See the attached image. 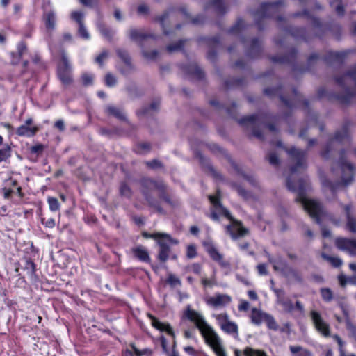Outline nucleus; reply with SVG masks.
I'll return each instance as SVG.
<instances>
[{"mask_svg": "<svg viewBox=\"0 0 356 356\" xmlns=\"http://www.w3.org/2000/svg\"><path fill=\"white\" fill-rule=\"evenodd\" d=\"M204 341L205 343L212 348L217 356H227L225 350L222 345L221 339L217 332Z\"/></svg>", "mask_w": 356, "mask_h": 356, "instance_id": "nucleus-16", "label": "nucleus"}, {"mask_svg": "<svg viewBox=\"0 0 356 356\" xmlns=\"http://www.w3.org/2000/svg\"><path fill=\"white\" fill-rule=\"evenodd\" d=\"M321 294L323 300L325 302H330L333 298L332 291L329 288H322Z\"/></svg>", "mask_w": 356, "mask_h": 356, "instance_id": "nucleus-41", "label": "nucleus"}, {"mask_svg": "<svg viewBox=\"0 0 356 356\" xmlns=\"http://www.w3.org/2000/svg\"><path fill=\"white\" fill-rule=\"evenodd\" d=\"M157 51H152L150 53H148L144 50H143V56L149 60L154 59L157 56Z\"/></svg>", "mask_w": 356, "mask_h": 356, "instance_id": "nucleus-61", "label": "nucleus"}, {"mask_svg": "<svg viewBox=\"0 0 356 356\" xmlns=\"http://www.w3.org/2000/svg\"><path fill=\"white\" fill-rule=\"evenodd\" d=\"M244 355L245 356H266L264 352L250 348H247L244 350Z\"/></svg>", "mask_w": 356, "mask_h": 356, "instance_id": "nucleus-45", "label": "nucleus"}, {"mask_svg": "<svg viewBox=\"0 0 356 356\" xmlns=\"http://www.w3.org/2000/svg\"><path fill=\"white\" fill-rule=\"evenodd\" d=\"M106 111L118 119L126 120V114H124V112L120 108L113 106H108L106 108Z\"/></svg>", "mask_w": 356, "mask_h": 356, "instance_id": "nucleus-30", "label": "nucleus"}, {"mask_svg": "<svg viewBox=\"0 0 356 356\" xmlns=\"http://www.w3.org/2000/svg\"><path fill=\"white\" fill-rule=\"evenodd\" d=\"M33 120L31 118L26 119L24 124L17 128L15 134L20 137L32 138L39 131V127L36 125L31 126Z\"/></svg>", "mask_w": 356, "mask_h": 356, "instance_id": "nucleus-13", "label": "nucleus"}, {"mask_svg": "<svg viewBox=\"0 0 356 356\" xmlns=\"http://www.w3.org/2000/svg\"><path fill=\"white\" fill-rule=\"evenodd\" d=\"M160 341L161 343L163 351L167 355L169 354L170 351L168 348L167 339H165V337L164 336H161Z\"/></svg>", "mask_w": 356, "mask_h": 356, "instance_id": "nucleus-57", "label": "nucleus"}, {"mask_svg": "<svg viewBox=\"0 0 356 356\" xmlns=\"http://www.w3.org/2000/svg\"><path fill=\"white\" fill-rule=\"evenodd\" d=\"M165 190V185L162 181L156 182L151 179H146L143 183L142 191L146 200L152 207L156 208L160 213H162L163 210L157 204L152 201L149 194L157 193L160 198L170 204V198L164 194Z\"/></svg>", "mask_w": 356, "mask_h": 356, "instance_id": "nucleus-4", "label": "nucleus"}, {"mask_svg": "<svg viewBox=\"0 0 356 356\" xmlns=\"http://www.w3.org/2000/svg\"><path fill=\"white\" fill-rule=\"evenodd\" d=\"M238 308L239 311H248L250 308V304L246 300H241Z\"/></svg>", "mask_w": 356, "mask_h": 356, "instance_id": "nucleus-59", "label": "nucleus"}, {"mask_svg": "<svg viewBox=\"0 0 356 356\" xmlns=\"http://www.w3.org/2000/svg\"><path fill=\"white\" fill-rule=\"evenodd\" d=\"M85 15L81 11H73L71 13V19L78 25L77 35L83 39H88L89 35L84 26Z\"/></svg>", "mask_w": 356, "mask_h": 356, "instance_id": "nucleus-15", "label": "nucleus"}, {"mask_svg": "<svg viewBox=\"0 0 356 356\" xmlns=\"http://www.w3.org/2000/svg\"><path fill=\"white\" fill-rule=\"evenodd\" d=\"M166 282L172 287H176L177 286H181V284L180 279L172 273L168 274Z\"/></svg>", "mask_w": 356, "mask_h": 356, "instance_id": "nucleus-40", "label": "nucleus"}, {"mask_svg": "<svg viewBox=\"0 0 356 356\" xmlns=\"http://www.w3.org/2000/svg\"><path fill=\"white\" fill-rule=\"evenodd\" d=\"M309 316L315 330L323 337H331V327L326 321L321 314L316 310H312Z\"/></svg>", "mask_w": 356, "mask_h": 356, "instance_id": "nucleus-7", "label": "nucleus"}, {"mask_svg": "<svg viewBox=\"0 0 356 356\" xmlns=\"http://www.w3.org/2000/svg\"><path fill=\"white\" fill-rule=\"evenodd\" d=\"M130 346H131L132 350L126 349L125 350H124L123 353H122V355L123 356H134V353L137 356H141L143 354H145V350H138L135 346L134 344L131 343V344H130Z\"/></svg>", "mask_w": 356, "mask_h": 356, "instance_id": "nucleus-36", "label": "nucleus"}, {"mask_svg": "<svg viewBox=\"0 0 356 356\" xmlns=\"http://www.w3.org/2000/svg\"><path fill=\"white\" fill-rule=\"evenodd\" d=\"M48 204L50 210L53 211H58L59 209V202L56 197H49Z\"/></svg>", "mask_w": 356, "mask_h": 356, "instance_id": "nucleus-49", "label": "nucleus"}, {"mask_svg": "<svg viewBox=\"0 0 356 356\" xmlns=\"http://www.w3.org/2000/svg\"><path fill=\"white\" fill-rule=\"evenodd\" d=\"M57 75L64 86L70 85L73 82L71 66L64 51L61 54L60 61L58 65Z\"/></svg>", "mask_w": 356, "mask_h": 356, "instance_id": "nucleus-8", "label": "nucleus"}, {"mask_svg": "<svg viewBox=\"0 0 356 356\" xmlns=\"http://www.w3.org/2000/svg\"><path fill=\"white\" fill-rule=\"evenodd\" d=\"M346 326L347 330L350 332V336L356 339V326L350 321V319L346 320Z\"/></svg>", "mask_w": 356, "mask_h": 356, "instance_id": "nucleus-46", "label": "nucleus"}, {"mask_svg": "<svg viewBox=\"0 0 356 356\" xmlns=\"http://www.w3.org/2000/svg\"><path fill=\"white\" fill-rule=\"evenodd\" d=\"M183 317L195 325L204 340L216 332L213 328L208 324L202 314L193 309L190 305H187L184 310Z\"/></svg>", "mask_w": 356, "mask_h": 356, "instance_id": "nucleus-3", "label": "nucleus"}, {"mask_svg": "<svg viewBox=\"0 0 356 356\" xmlns=\"http://www.w3.org/2000/svg\"><path fill=\"white\" fill-rule=\"evenodd\" d=\"M258 273L260 275H266L268 274L267 266L264 264H260L257 266Z\"/></svg>", "mask_w": 356, "mask_h": 356, "instance_id": "nucleus-58", "label": "nucleus"}, {"mask_svg": "<svg viewBox=\"0 0 356 356\" xmlns=\"http://www.w3.org/2000/svg\"><path fill=\"white\" fill-rule=\"evenodd\" d=\"M152 321V325L161 332H165L167 334L175 338V332L172 327L168 323H163L152 315H149Z\"/></svg>", "mask_w": 356, "mask_h": 356, "instance_id": "nucleus-19", "label": "nucleus"}, {"mask_svg": "<svg viewBox=\"0 0 356 356\" xmlns=\"http://www.w3.org/2000/svg\"><path fill=\"white\" fill-rule=\"evenodd\" d=\"M105 82L106 86L112 87L115 85L116 79L111 74H107L105 76Z\"/></svg>", "mask_w": 356, "mask_h": 356, "instance_id": "nucleus-51", "label": "nucleus"}, {"mask_svg": "<svg viewBox=\"0 0 356 356\" xmlns=\"http://www.w3.org/2000/svg\"><path fill=\"white\" fill-rule=\"evenodd\" d=\"M207 252L210 257L215 261H219L220 265L222 266H227V264L222 261V255L218 252L214 247H209L207 249Z\"/></svg>", "mask_w": 356, "mask_h": 356, "instance_id": "nucleus-31", "label": "nucleus"}, {"mask_svg": "<svg viewBox=\"0 0 356 356\" xmlns=\"http://www.w3.org/2000/svg\"><path fill=\"white\" fill-rule=\"evenodd\" d=\"M280 332L286 334H290L291 332V326L289 323H286L281 327H279Z\"/></svg>", "mask_w": 356, "mask_h": 356, "instance_id": "nucleus-63", "label": "nucleus"}, {"mask_svg": "<svg viewBox=\"0 0 356 356\" xmlns=\"http://www.w3.org/2000/svg\"><path fill=\"white\" fill-rule=\"evenodd\" d=\"M331 337H332V339L337 341V343L339 346V355H341L342 353H346L345 350H344L345 343L341 339V338L337 334L332 335Z\"/></svg>", "mask_w": 356, "mask_h": 356, "instance_id": "nucleus-44", "label": "nucleus"}, {"mask_svg": "<svg viewBox=\"0 0 356 356\" xmlns=\"http://www.w3.org/2000/svg\"><path fill=\"white\" fill-rule=\"evenodd\" d=\"M149 237L156 239L157 243L159 245L160 250L159 253V259L161 261H165L169 258L170 255V247L172 245H177L178 241L171 238L168 234L156 233L149 235Z\"/></svg>", "mask_w": 356, "mask_h": 356, "instance_id": "nucleus-5", "label": "nucleus"}, {"mask_svg": "<svg viewBox=\"0 0 356 356\" xmlns=\"http://www.w3.org/2000/svg\"><path fill=\"white\" fill-rule=\"evenodd\" d=\"M68 164L70 165H77V168L74 170V175L79 180L83 182L88 181V172L89 170V161L87 159L81 156L72 157L68 161Z\"/></svg>", "mask_w": 356, "mask_h": 356, "instance_id": "nucleus-9", "label": "nucleus"}, {"mask_svg": "<svg viewBox=\"0 0 356 356\" xmlns=\"http://www.w3.org/2000/svg\"><path fill=\"white\" fill-rule=\"evenodd\" d=\"M197 254L196 248L194 245H188L187 246L186 255L188 258H194Z\"/></svg>", "mask_w": 356, "mask_h": 356, "instance_id": "nucleus-52", "label": "nucleus"}, {"mask_svg": "<svg viewBox=\"0 0 356 356\" xmlns=\"http://www.w3.org/2000/svg\"><path fill=\"white\" fill-rule=\"evenodd\" d=\"M287 187L290 191L297 193L296 198L297 202H300L303 208L308 212L310 216L320 223L321 218L325 216V213L321 204L315 200L309 199L305 195L307 190V184L305 181L300 180L297 185H293L291 177L287 179Z\"/></svg>", "mask_w": 356, "mask_h": 356, "instance_id": "nucleus-1", "label": "nucleus"}, {"mask_svg": "<svg viewBox=\"0 0 356 356\" xmlns=\"http://www.w3.org/2000/svg\"><path fill=\"white\" fill-rule=\"evenodd\" d=\"M339 166L342 172V184L344 186H347L353 181L354 174L353 166L343 158V156H341L340 158Z\"/></svg>", "mask_w": 356, "mask_h": 356, "instance_id": "nucleus-14", "label": "nucleus"}, {"mask_svg": "<svg viewBox=\"0 0 356 356\" xmlns=\"http://www.w3.org/2000/svg\"><path fill=\"white\" fill-rule=\"evenodd\" d=\"M11 149L7 145L6 147L0 149V163L6 161L11 156Z\"/></svg>", "mask_w": 356, "mask_h": 356, "instance_id": "nucleus-42", "label": "nucleus"}, {"mask_svg": "<svg viewBox=\"0 0 356 356\" xmlns=\"http://www.w3.org/2000/svg\"><path fill=\"white\" fill-rule=\"evenodd\" d=\"M133 252L134 256L142 261L149 262L150 261L149 254L143 247L139 246L134 248Z\"/></svg>", "mask_w": 356, "mask_h": 356, "instance_id": "nucleus-28", "label": "nucleus"}, {"mask_svg": "<svg viewBox=\"0 0 356 356\" xmlns=\"http://www.w3.org/2000/svg\"><path fill=\"white\" fill-rule=\"evenodd\" d=\"M267 313L263 312L262 311L253 308L251 313L252 322L255 325H260L262 321H264Z\"/></svg>", "mask_w": 356, "mask_h": 356, "instance_id": "nucleus-27", "label": "nucleus"}, {"mask_svg": "<svg viewBox=\"0 0 356 356\" xmlns=\"http://www.w3.org/2000/svg\"><path fill=\"white\" fill-rule=\"evenodd\" d=\"M272 289L276 295L277 302L282 306L285 312H291L293 309V305L290 300L284 298V291L275 288H272Z\"/></svg>", "mask_w": 356, "mask_h": 356, "instance_id": "nucleus-18", "label": "nucleus"}, {"mask_svg": "<svg viewBox=\"0 0 356 356\" xmlns=\"http://www.w3.org/2000/svg\"><path fill=\"white\" fill-rule=\"evenodd\" d=\"M266 254L269 262L273 264L275 271L284 273L286 270V263L283 259L280 258L275 259L268 253Z\"/></svg>", "mask_w": 356, "mask_h": 356, "instance_id": "nucleus-24", "label": "nucleus"}, {"mask_svg": "<svg viewBox=\"0 0 356 356\" xmlns=\"http://www.w3.org/2000/svg\"><path fill=\"white\" fill-rule=\"evenodd\" d=\"M338 280L341 286H345L348 283L356 284V275L350 277H346V275L341 274L338 276Z\"/></svg>", "mask_w": 356, "mask_h": 356, "instance_id": "nucleus-33", "label": "nucleus"}, {"mask_svg": "<svg viewBox=\"0 0 356 356\" xmlns=\"http://www.w3.org/2000/svg\"><path fill=\"white\" fill-rule=\"evenodd\" d=\"M209 198L213 205V211L211 213V218L213 220H218L219 216H223L229 219L232 221V224L227 227V232L230 234L233 239L244 236L248 234V229L242 226L241 222L233 220L229 211L222 206L219 201L218 195H210Z\"/></svg>", "mask_w": 356, "mask_h": 356, "instance_id": "nucleus-2", "label": "nucleus"}, {"mask_svg": "<svg viewBox=\"0 0 356 356\" xmlns=\"http://www.w3.org/2000/svg\"><path fill=\"white\" fill-rule=\"evenodd\" d=\"M27 51V46L24 41H20L17 45V52H11L10 56L12 57L11 63L13 65L18 64L23 54Z\"/></svg>", "mask_w": 356, "mask_h": 356, "instance_id": "nucleus-22", "label": "nucleus"}, {"mask_svg": "<svg viewBox=\"0 0 356 356\" xmlns=\"http://www.w3.org/2000/svg\"><path fill=\"white\" fill-rule=\"evenodd\" d=\"M44 149V145L42 144H37L31 147L30 152L36 154L37 156L41 155Z\"/></svg>", "mask_w": 356, "mask_h": 356, "instance_id": "nucleus-48", "label": "nucleus"}, {"mask_svg": "<svg viewBox=\"0 0 356 356\" xmlns=\"http://www.w3.org/2000/svg\"><path fill=\"white\" fill-rule=\"evenodd\" d=\"M335 245L339 250L346 251L350 255L356 254V239L338 238L335 240Z\"/></svg>", "mask_w": 356, "mask_h": 356, "instance_id": "nucleus-17", "label": "nucleus"}, {"mask_svg": "<svg viewBox=\"0 0 356 356\" xmlns=\"http://www.w3.org/2000/svg\"><path fill=\"white\" fill-rule=\"evenodd\" d=\"M21 268L26 272V275L32 283H36L39 277L36 274V264L29 257H24L20 264Z\"/></svg>", "mask_w": 356, "mask_h": 356, "instance_id": "nucleus-12", "label": "nucleus"}, {"mask_svg": "<svg viewBox=\"0 0 356 356\" xmlns=\"http://www.w3.org/2000/svg\"><path fill=\"white\" fill-rule=\"evenodd\" d=\"M149 149V145L147 143L140 144L138 147L137 152L139 153H144Z\"/></svg>", "mask_w": 356, "mask_h": 356, "instance_id": "nucleus-64", "label": "nucleus"}, {"mask_svg": "<svg viewBox=\"0 0 356 356\" xmlns=\"http://www.w3.org/2000/svg\"><path fill=\"white\" fill-rule=\"evenodd\" d=\"M99 29L100 32L108 38H111L113 35V32L106 27L99 26Z\"/></svg>", "mask_w": 356, "mask_h": 356, "instance_id": "nucleus-60", "label": "nucleus"}, {"mask_svg": "<svg viewBox=\"0 0 356 356\" xmlns=\"http://www.w3.org/2000/svg\"><path fill=\"white\" fill-rule=\"evenodd\" d=\"M343 209L346 216V227L348 229L353 233H356V218L352 215V205H344Z\"/></svg>", "mask_w": 356, "mask_h": 356, "instance_id": "nucleus-20", "label": "nucleus"}, {"mask_svg": "<svg viewBox=\"0 0 356 356\" xmlns=\"http://www.w3.org/2000/svg\"><path fill=\"white\" fill-rule=\"evenodd\" d=\"M268 160L271 165H277L279 163V159L276 154L270 152L268 155Z\"/></svg>", "mask_w": 356, "mask_h": 356, "instance_id": "nucleus-55", "label": "nucleus"}, {"mask_svg": "<svg viewBox=\"0 0 356 356\" xmlns=\"http://www.w3.org/2000/svg\"><path fill=\"white\" fill-rule=\"evenodd\" d=\"M186 269L188 272H192L199 275H201L202 266L199 264L194 263L191 265H189L187 266Z\"/></svg>", "mask_w": 356, "mask_h": 356, "instance_id": "nucleus-47", "label": "nucleus"}, {"mask_svg": "<svg viewBox=\"0 0 356 356\" xmlns=\"http://www.w3.org/2000/svg\"><path fill=\"white\" fill-rule=\"evenodd\" d=\"M264 322L266 323L268 329L273 330L274 331H278L279 325L272 315L268 314L266 316Z\"/></svg>", "mask_w": 356, "mask_h": 356, "instance_id": "nucleus-34", "label": "nucleus"}, {"mask_svg": "<svg viewBox=\"0 0 356 356\" xmlns=\"http://www.w3.org/2000/svg\"><path fill=\"white\" fill-rule=\"evenodd\" d=\"M350 79L355 83L356 85V67L352 69L347 74L344 75L343 77L337 78V82L343 85L344 83L345 80Z\"/></svg>", "mask_w": 356, "mask_h": 356, "instance_id": "nucleus-32", "label": "nucleus"}, {"mask_svg": "<svg viewBox=\"0 0 356 356\" xmlns=\"http://www.w3.org/2000/svg\"><path fill=\"white\" fill-rule=\"evenodd\" d=\"M334 141L336 142H343L344 140H348V133L346 128H343L341 131H338L336 133L334 138L333 139Z\"/></svg>", "mask_w": 356, "mask_h": 356, "instance_id": "nucleus-37", "label": "nucleus"}, {"mask_svg": "<svg viewBox=\"0 0 356 356\" xmlns=\"http://www.w3.org/2000/svg\"><path fill=\"white\" fill-rule=\"evenodd\" d=\"M118 55L122 59L124 63L123 67H120V69L121 72L124 74L129 73L132 70L133 67L131 65V59L129 54L127 51L119 49L118 50Z\"/></svg>", "mask_w": 356, "mask_h": 356, "instance_id": "nucleus-21", "label": "nucleus"}, {"mask_svg": "<svg viewBox=\"0 0 356 356\" xmlns=\"http://www.w3.org/2000/svg\"><path fill=\"white\" fill-rule=\"evenodd\" d=\"M129 38L131 40L140 44L147 38L151 35L146 34L143 30L137 29H131L129 33Z\"/></svg>", "mask_w": 356, "mask_h": 356, "instance_id": "nucleus-23", "label": "nucleus"}, {"mask_svg": "<svg viewBox=\"0 0 356 356\" xmlns=\"http://www.w3.org/2000/svg\"><path fill=\"white\" fill-rule=\"evenodd\" d=\"M296 165L291 168V176L293 177L295 173L304 169L306 166V152L295 147L286 150Z\"/></svg>", "mask_w": 356, "mask_h": 356, "instance_id": "nucleus-11", "label": "nucleus"}, {"mask_svg": "<svg viewBox=\"0 0 356 356\" xmlns=\"http://www.w3.org/2000/svg\"><path fill=\"white\" fill-rule=\"evenodd\" d=\"M108 51L104 50L95 58V62L99 66H102L104 64V62L108 58Z\"/></svg>", "mask_w": 356, "mask_h": 356, "instance_id": "nucleus-43", "label": "nucleus"}, {"mask_svg": "<svg viewBox=\"0 0 356 356\" xmlns=\"http://www.w3.org/2000/svg\"><path fill=\"white\" fill-rule=\"evenodd\" d=\"M43 19L45 27L48 31H52L56 26V15L54 11H49L44 14Z\"/></svg>", "mask_w": 356, "mask_h": 356, "instance_id": "nucleus-25", "label": "nucleus"}, {"mask_svg": "<svg viewBox=\"0 0 356 356\" xmlns=\"http://www.w3.org/2000/svg\"><path fill=\"white\" fill-rule=\"evenodd\" d=\"M321 257L330 262L334 267H339L342 264V260L337 257L329 256L325 253H322Z\"/></svg>", "mask_w": 356, "mask_h": 356, "instance_id": "nucleus-35", "label": "nucleus"}, {"mask_svg": "<svg viewBox=\"0 0 356 356\" xmlns=\"http://www.w3.org/2000/svg\"><path fill=\"white\" fill-rule=\"evenodd\" d=\"M201 282L204 287L213 286L214 285L216 284V280L215 274L213 273V275L209 278H207L206 277H202Z\"/></svg>", "mask_w": 356, "mask_h": 356, "instance_id": "nucleus-39", "label": "nucleus"}, {"mask_svg": "<svg viewBox=\"0 0 356 356\" xmlns=\"http://www.w3.org/2000/svg\"><path fill=\"white\" fill-rule=\"evenodd\" d=\"M278 2H267L264 3L261 6V15L268 16L271 12L274 11L277 8Z\"/></svg>", "mask_w": 356, "mask_h": 356, "instance_id": "nucleus-29", "label": "nucleus"}, {"mask_svg": "<svg viewBox=\"0 0 356 356\" xmlns=\"http://www.w3.org/2000/svg\"><path fill=\"white\" fill-rule=\"evenodd\" d=\"M120 191L121 195L125 197H129L131 195V190L126 184H121Z\"/></svg>", "mask_w": 356, "mask_h": 356, "instance_id": "nucleus-53", "label": "nucleus"}, {"mask_svg": "<svg viewBox=\"0 0 356 356\" xmlns=\"http://www.w3.org/2000/svg\"><path fill=\"white\" fill-rule=\"evenodd\" d=\"M232 297L225 293H216L213 296H205L204 302L212 308H222L232 302Z\"/></svg>", "mask_w": 356, "mask_h": 356, "instance_id": "nucleus-10", "label": "nucleus"}, {"mask_svg": "<svg viewBox=\"0 0 356 356\" xmlns=\"http://www.w3.org/2000/svg\"><path fill=\"white\" fill-rule=\"evenodd\" d=\"M289 350L291 356H312V353L300 346H290Z\"/></svg>", "mask_w": 356, "mask_h": 356, "instance_id": "nucleus-26", "label": "nucleus"}, {"mask_svg": "<svg viewBox=\"0 0 356 356\" xmlns=\"http://www.w3.org/2000/svg\"><path fill=\"white\" fill-rule=\"evenodd\" d=\"M212 316L216 319V323L222 332L227 334H230L235 338L238 337V325L230 319L227 313L222 312L220 314H213Z\"/></svg>", "mask_w": 356, "mask_h": 356, "instance_id": "nucleus-6", "label": "nucleus"}, {"mask_svg": "<svg viewBox=\"0 0 356 356\" xmlns=\"http://www.w3.org/2000/svg\"><path fill=\"white\" fill-rule=\"evenodd\" d=\"M183 47V41H179L175 44H170L167 47V49L169 52L180 50Z\"/></svg>", "mask_w": 356, "mask_h": 356, "instance_id": "nucleus-54", "label": "nucleus"}, {"mask_svg": "<svg viewBox=\"0 0 356 356\" xmlns=\"http://www.w3.org/2000/svg\"><path fill=\"white\" fill-rule=\"evenodd\" d=\"M259 121L258 115H252L250 116L245 117L242 118L239 122L240 124L245 125L248 124H250L252 125H255Z\"/></svg>", "mask_w": 356, "mask_h": 356, "instance_id": "nucleus-38", "label": "nucleus"}, {"mask_svg": "<svg viewBox=\"0 0 356 356\" xmlns=\"http://www.w3.org/2000/svg\"><path fill=\"white\" fill-rule=\"evenodd\" d=\"M137 10L139 15H146L149 12V8L145 4H140L138 6Z\"/></svg>", "mask_w": 356, "mask_h": 356, "instance_id": "nucleus-62", "label": "nucleus"}, {"mask_svg": "<svg viewBox=\"0 0 356 356\" xmlns=\"http://www.w3.org/2000/svg\"><path fill=\"white\" fill-rule=\"evenodd\" d=\"M41 222L47 228H53L56 225L55 220L54 218H49L47 219L45 218H41Z\"/></svg>", "mask_w": 356, "mask_h": 356, "instance_id": "nucleus-50", "label": "nucleus"}, {"mask_svg": "<svg viewBox=\"0 0 356 356\" xmlns=\"http://www.w3.org/2000/svg\"><path fill=\"white\" fill-rule=\"evenodd\" d=\"M3 197L5 199L9 200L12 197L13 193H14V190L10 188L4 187L2 188Z\"/></svg>", "mask_w": 356, "mask_h": 356, "instance_id": "nucleus-56", "label": "nucleus"}]
</instances>
